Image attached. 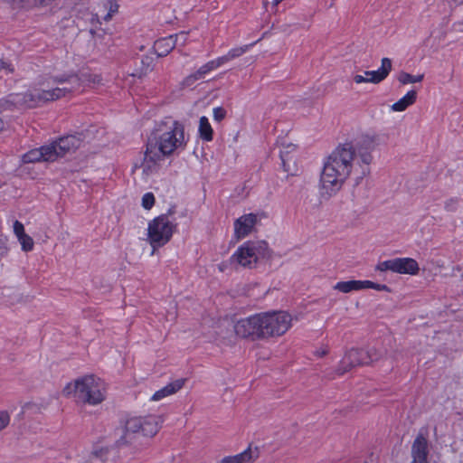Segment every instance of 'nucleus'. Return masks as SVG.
Masks as SVG:
<instances>
[{
  "label": "nucleus",
  "instance_id": "ddd939ff",
  "mask_svg": "<svg viewBox=\"0 0 463 463\" xmlns=\"http://www.w3.org/2000/svg\"><path fill=\"white\" fill-rule=\"evenodd\" d=\"M67 79L70 94L80 91L85 88L99 86L102 82L101 75L91 71L81 72L80 74L67 73Z\"/></svg>",
  "mask_w": 463,
  "mask_h": 463
},
{
  "label": "nucleus",
  "instance_id": "c9c22d12",
  "mask_svg": "<svg viewBox=\"0 0 463 463\" xmlns=\"http://www.w3.org/2000/svg\"><path fill=\"white\" fill-rule=\"evenodd\" d=\"M175 39H176V45L178 43L184 45L186 42V39H187V34L186 33H184V32H181L177 34H175L173 35Z\"/></svg>",
  "mask_w": 463,
  "mask_h": 463
},
{
  "label": "nucleus",
  "instance_id": "6ab92c4d",
  "mask_svg": "<svg viewBox=\"0 0 463 463\" xmlns=\"http://www.w3.org/2000/svg\"><path fill=\"white\" fill-rule=\"evenodd\" d=\"M166 157L156 150L155 147H151L148 144L146 145V149L145 152L144 159L140 165V168L142 170V175L144 178L147 179L151 175L157 173L159 170L162 162Z\"/></svg>",
  "mask_w": 463,
  "mask_h": 463
},
{
  "label": "nucleus",
  "instance_id": "dca6fc26",
  "mask_svg": "<svg viewBox=\"0 0 463 463\" xmlns=\"http://www.w3.org/2000/svg\"><path fill=\"white\" fill-rule=\"evenodd\" d=\"M260 221V215L252 213H245L237 218L233 222V237L235 240L238 241L250 235Z\"/></svg>",
  "mask_w": 463,
  "mask_h": 463
},
{
  "label": "nucleus",
  "instance_id": "9b49d317",
  "mask_svg": "<svg viewBox=\"0 0 463 463\" xmlns=\"http://www.w3.org/2000/svg\"><path fill=\"white\" fill-rule=\"evenodd\" d=\"M375 270L416 276L420 271V267L416 260L409 257H401L378 262L375 266Z\"/></svg>",
  "mask_w": 463,
  "mask_h": 463
},
{
  "label": "nucleus",
  "instance_id": "cd10ccee",
  "mask_svg": "<svg viewBox=\"0 0 463 463\" xmlns=\"http://www.w3.org/2000/svg\"><path fill=\"white\" fill-rule=\"evenodd\" d=\"M256 43H252L250 44H246L243 46L234 47L229 50V52L222 56L218 57V61H220L221 65L227 63L228 61L238 58L241 55H243L245 52H247Z\"/></svg>",
  "mask_w": 463,
  "mask_h": 463
},
{
  "label": "nucleus",
  "instance_id": "f03ea898",
  "mask_svg": "<svg viewBox=\"0 0 463 463\" xmlns=\"http://www.w3.org/2000/svg\"><path fill=\"white\" fill-rule=\"evenodd\" d=\"M70 95L67 73L40 76L24 93L9 95L8 101L21 108H37Z\"/></svg>",
  "mask_w": 463,
  "mask_h": 463
},
{
  "label": "nucleus",
  "instance_id": "39448f33",
  "mask_svg": "<svg viewBox=\"0 0 463 463\" xmlns=\"http://www.w3.org/2000/svg\"><path fill=\"white\" fill-rule=\"evenodd\" d=\"M162 422L161 416L156 414L131 416L125 421L119 441L122 444H133L137 435L152 438L159 431Z\"/></svg>",
  "mask_w": 463,
  "mask_h": 463
},
{
  "label": "nucleus",
  "instance_id": "f8f14e48",
  "mask_svg": "<svg viewBox=\"0 0 463 463\" xmlns=\"http://www.w3.org/2000/svg\"><path fill=\"white\" fill-rule=\"evenodd\" d=\"M380 138L378 136H366L359 144L357 152L358 163L362 165V174H368V166L373 163V156L372 152L379 146Z\"/></svg>",
  "mask_w": 463,
  "mask_h": 463
},
{
  "label": "nucleus",
  "instance_id": "f3484780",
  "mask_svg": "<svg viewBox=\"0 0 463 463\" xmlns=\"http://www.w3.org/2000/svg\"><path fill=\"white\" fill-rule=\"evenodd\" d=\"M280 158L285 172L295 175L299 171L298 160V146L290 142L283 141L280 144Z\"/></svg>",
  "mask_w": 463,
  "mask_h": 463
},
{
  "label": "nucleus",
  "instance_id": "5701e85b",
  "mask_svg": "<svg viewBox=\"0 0 463 463\" xmlns=\"http://www.w3.org/2000/svg\"><path fill=\"white\" fill-rule=\"evenodd\" d=\"M13 231L21 244L22 250L25 252L33 250L34 246L33 240L30 235L25 233L24 226L21 222L15 221L14 222Z\"/></svg>",
  "mask_w": 463,
  "mask_h": 463
},
{
  "label": "nucleus",
  "instance_id": "72a5a7b5",
  "mask_svg": "<svg viewBox=\"0 0 463 463\" xmlns=\"http://www.w3.org/2000/svg\"><path fill=\"white\" fill-rule=\"evenodd\" d=\"M9 421H10L9 414L5 411H1L0 412V430L5 429L9 424Z\"/></svg>",
  "mask_w": 463,
  "mask_h": 463
},
{
  "label": "nucleus",
  "instance_id": "393cba45",
  "mask_svg": "<svg viewBox=\"0 0 463 463\" xmlns=\"http://www.w3.org/2000/svg\"><path fill=\"white\" fill-rule=\"evenodd\" d=\"M184 384V379H177L175 381H173L166 385H165L163 388L156 391L150 398V401L152 402H159L170 395L175 394L179 390L183 388Z\"/></svg>",
  "mask_w": 463,
  "mask_h": 463
},
{
  "label": "nucleus",
  "instance_id": "e433bc0d",
  "mask_svg": "<svg viewBox=\"0 0 463 463\" xmlns=\"http://www.w3.org/2000/svg\"><path fill=\"white\" fill-rule=\"evenodd\" d=\"M457 201L454 199H450L446 202L445 208L448 211H454L456 209Z\"/></svg>",
  "mask_w": 463,
  "mask_h": 463
},
{
  "label": "nucleus",
  "instance_id": "7ed1b4c3",
  "mask_svg": "<svg viewBox=\"0 0 463 463\" xmlns=\"http://www.w3.org/2000/svg\"><path fill=\"white\" fill-rule=\"evenodd\" d=\"M107 387L102 379L94 374L80 376L62 389L63 396L77 403L96 406L106 399Z\"/></svg>",
  "mask_w": 463,
  "mask_h": 463
},
{
  "label": "nucleus",
  "instance_id": "ea45409f",
  "mask_svg": "<svg viewBox=\"0 0 463 463\" xmlns=\"http://www.w3.org/2000/svg\"><path fill=\"white\" fill-rule=\"evenodd\" d=\"M225 268H226V264L224 262L218 265V269L222 272L224 271Z\"/></svg>",
  "mask_w": 463,
  "mask_h": 463
},
{
  "label": "nucleus",
  "instance_id": "4468645a",
  "mask_svg": "<svg viewBox=\"0 0 463 463\" xmlns=\"http://www.w3.org/2000/svg\"><path fill=\"white\" fill-rule=\"evenodd\" d=\"M392 68L391 59L383 58L381 60V66L375 71H365L364 74H355L353 76V80L355 84L373 83L378 84L384 80L390 74Z\"/></svg>",
  "mask_w": 463,
  "mask_h": 463
},
{
  "label": "nucleus",
  "instance_id": "b1692460",
  "mask_svg": "<svg viewBox=\"0 0 463 463\" xmlns=\"http://www.w3.org/2000/svg\"><path fill=\"white\" fill-rule=\"evenodd\" d=\"M222 65L218 59H214L207 61L203 65H202L196 71L193 72L189 76H187L184 80L186 84H192L198 80L203 79L207 74L211 71L220 68Z\"/></svg>",
  "mask_w": 463,
  "mask_h": 463
},
{
  "label": "nucleus",
  "instance_id": "bb28decb",
  "mask_svg": "<svg viewBox=\"0 0 463 463\" xmlns=\"http://www.w3.org/2000/svg\"><path fill=\"white\" fill-rule=\"evenodd\" d=\"M175 45L176 39L174 36L169 35L156 41L154 49L158 56L164 57L166 56L175 47Z\"/></svg>",
  "mask_w": 463,
  "mask_h": 463
},
{
  "label": "nucleus",
  "instance_id": "20e7f679",
  "mask_svg": "<svg viewBox=\"0 0 463 463\" xmlns=\"http://www.w3.org/2000/svg\"><path fill=\"white\" fill-rule=\"evenodd\" d=\"M187 140L184 125L172 120L160 124L156 130L154 140L147 144L155 147L160 155L168 157L175 151L184 149Z\"/></svg>",
  "mask_w": 463,
  "mask_h": 463
},
{
  "label": "nucleus",
  "instance_id": "58836bf2",
  "mask_svg": "<svg viewBox=\"0 0 463 463\" xmlns=\"http://www.w3.org/2000/svg\"><path fill=\"white\" fill-rule=\"evenodd\" d=\"M328 353V348L326 346H324L318 350L316 351V354L318 356H324Z\"/></svg>",
  "mask_w": 463,
  "mask_h": 463
},
{
  "label": "nucleus",
  "instance_id": "a878e982",
  "mask_svg": "<svg viewBox=\"0 0 463 463\" xmlns=\"http://www.w3.org/2000/svg\"><path fill=\"white\" fill-rule=\"evenodd\" d=\"M417 99L416 90H411L406 92L404 96L399 99L396 102L390 106V111L392 112H403L409 107L412 106Z\"/></svg>",
  "mask_w": 463,
  "mask_h": 463
},
{
  "label": "nucleus",
  "instance_id": "412c9836",
  "mask_svg": "<svg viewBox=\"0 0 463 463\" xmlns=\"http://www.w3.org/2000/svg\"><path fill=\"white\" fill-rule=\"evenodd\" d=\"M429 443L425 437L419 435L411 446V463H428Z\"/></svg>",
  "mask_w": 463,
  "mask_h": 463
},
{
  "label": "nucleus",
  "instance_id": "2eb2a0df",
  "mask_svg": "<svg viewBox=\"0 0 463 463\" xmlns=\"http://www.w3.org/2000/svg\"><path fill=\"white\" fill-rule=\"evenodd\" d=\"M83 140L80 135H70L60 137L49 144L52 150H54V161L76 152L81 146Z\"/></svg>",
  "mask_w": 463,
  "mask_h": 463
},
{
  "label": "nucleus",
  "instance_id": "7c9ffc66",
  "mask_svg": "<svg viewBox=\"0 0 463 463\" xmlns=\"http://www.w3.org/2000/svg\"><path fill=\"white\" fill-rule=\"evenodd\" d=\"M142 207L146 210H150L155 204V196L152 193H146L142 196L141 201Z\"/></svg>",
  "mask_w": 463,
  "mask_h": 463
},
{
  "label": "nucleus",
  "instance_id": "c85d7f7f",
  "mask_svg": "<svg viewBox=\"0 0 463 463\" xmlns=\"http://www.w3.org/2000/svg\"><path fill=\"white\" fill-rule=\"evenodd\" d=\"M198 135L205 142H211L213 139V129L205 116H202L199 119Z\"/></svg>",
  "mask_w": 463,
  "mask_h": 463
},
{
  "label": "nucleus",
  "instance_id": "9d476101",
  "mask_svg": "<svg viewBox=\"0 0 463 463\" xmlns=\"http://www.w3.org/2000/svg\"><path fill=\"white\" fill-rule=\"evenodd\" d=\"M234 332L241 338L264 340L260 313L239 319L234 324Z\"/></svg>",
  "mask_w": 463,
  "mask_h": 463
},
{
  "label": "nucleus",
  "instance_id": "a211bd4d",
  "mask_svg": "<svg viewBox=\"0 0 463 463\" xmlns=\"http://www.w3.org/2000/svg\"><path fill=\"white\" fill-rule=\"evenodd\" d=\"M335 290H337L342 293H350L354 291H360L368 288H373L378 291H390V288L385 284L375 283L371 280H346V281H338L333 287Z\"/></svg>",
  "mask_w": 463,
  "mask_h": 463
},
{
  "label": "nucleus",
  "instance_id": "1a4fd4ad",
  "mask_svg": "<svg viewBox=\"0 0 463 463\" xmlns=\"http://www.w3.org/2000/svg\"><path fill=\"white\" fill-rule=\"evenodd\" d=\"M379 354L374 348L369 350L352 348L348 350L340 361L338 374H343L353 367L369 364L378 360Z\"/></svg>",
  "mask_w": 463,
  "mask_h": 463
},
{
  "label": "nucleus",
  "instance_id": "473e14b6",
  "mask_svg": "<svg viewBox=\"0 0 463 463\" xmlns=\"http://www.w3.org/2000/svg\"><path fill=\"white\" fill-rule=\"evenodd\" d=\"M118 5L116 3H109V8L108 14L104 16L105 21H109L112 16L118 13Z\"/></svg>",
  "mask_w": 463,
  "mask_h": 463
},
{
  "label": "nucleus",
  "instance_id": "f257e3e1",
  "mask_svg": "<svg viewBox=\"0 0 463 463\" xmlns=\"http://www.w3.org/2000/svg\"><path fill=\"white\" fill-rule=\"evenodd\" d=\"M355 160V147L351 143L337 146L325 159L319 176L318 193L328 200L335 196L350 176Z\"/></svg>",
  "mask_w": 463,
  "mask_h": 463
},
{
  "label": "nucleus",
  "instance_id": "2f4dec72",
  "mask_svg": "<svg viewBox=\"0 0 463 463\" xmlns=\"http://www.w3.org/2000/svg\"><path fill=\"white\" fill-rule=\"evenodd\" d=\"M213 116L215 121H222L226 116V110L222 107H216L213 109Z\"/></svg>",
  "mask_w": 463,
  "mask_h": 463
},
{
  "label": "nucleus",
  "instance_id": "4be33fe9",
  "mask_svg": "<svg viewBox=\"0 0 463 463\" xmlns=\"http://www.w3.org/2000/svg\"><path fill=\"white\" fill-rule=\"evenodd\" d=\"M258 457V449L249 446L241 453L223 457L218 463H253Z\"/></svg>",
  "mask_w": 463,
  "mask_h": 463
},
{
  "label": "nucleus",
  "instance_id": "423d86ee",
  "mask_svg": "<svg viewBox=\"0 0 463 463\" xmlns=\"http://www.w3.org/2000/svg\"><path fill=\"white\" fill-rule=\"evenodd\" d=\"M174 212L168 210L147 223L146 241L152 247L153 251L167 244L177 228V223L173 217Z\"/></svg>",
  "mask_w": 463,
  "mask_h": 463
},
{
  "label": "nucleus",
  "instance_id": "6e6552de",
  "mask_svg": "<svg viewBox=\"0 0 463 463\" xmlns=\"http://www.w3.org/2000/svg\"><path fill=\"white\" fill-rule=\"evenodd\" d=\"M264 340L286 334L292 326L293 318L286 311L260 312Z\"/></svg>",
  "mask_w": 463,
  "mask_h": 463
},
{
  "label": "nucleus",
  "instance_id": "4c0bfd02",
  "mask_svg": "<svg viewBox=\"0 0 463 463\" xmlns=\"http://www.w3.org/2000/svg\"><path fill=\"white\" fill-rule=\"evenodd\" d=\"M54 0H33L34 4L41 6H46L49 5L51 3H52Z\"/></svg>",
  "mask_w": 463,
  "mask_h": 463
},
{
  "label": "nucleus",
  "instance_id": "0eeeda50",
  "mask_svg": "<svg viewBox=\"0 0 463 463\" xmlns=\"http://www.w3.org/2000/svg\"><path fill=\"white\" fill-rule=\"evenodd\" d=\"M271 250L264 241H247L231 256V261L241 267L252 269L258 263L269 260Z\"/></svg>",
  "mask_w": 463,
  "mask_h": 463
},
{
  "label": "nucleus",
  "instance_id": "f704fd0d",
  "mask_svg": "<svg viewBox=\"0 0 463 463\" xmlns=\"http://www.w3.org/2000/svg\"><path fill=\"white\" fill-rule=\"evenodd\" d=\"M2 71H5V74H9L14 71V67L5 61H0V72Z\"/></svg>",
  "mask_w": 463,
  "mask_h": 463
},
{
  "label": "nucleus",
  "instance_id": "aec40b11",
  "mask_svg": "<svg viewBox=\"0 0 463 463\" xmlns=\"http://www.w3.org/2000/svg\"><path fill=\"white\" fill-rule=\"evenodd\" d=\"M49 144L44 145L39 148H34L22 156V161L24 164L35 162H54V150H52Z\"/></svg>",
  "mask_w": 463,
  "mask_h": 463
},
{
  "label": "nucleus",
  "instance_id": "79ce46f5",
  "mask_svg": "<svg viewBox=\"0 0 463 463\" xmlns=\"http://www.w3.org/2000/svg\"><path fill=\"white\" fill-rule=\"evenodd\" d=\"M283 0H272V4L274 5H278L280 2H282Z\"/></svg>",
  "mask_w": 463,
  "mask_h": 463
},
{
  "label": "nucleus",
  "instance_id": "c756f323",
  "mask_svg": "<svg viewBox=\"0 0 463 463\" xmlns=\"http://www.w3.org/2000/svg\"><path fill=\"white\" fill-rule=\"evenodd\" d=\"M424 79L423 74H417V75H411L408 72L402 71L398 75V81L402 85H407V84H413V83H419L421 82Z\"/></svg>",
  "mask_w": 463,
  "mask_h": 463
},
{
  "label": "nucleus",
  "instance_id": "a19ab883",
  "mask_svg": "<svg viewBox=\"0 0 463 463\" xmlns=\"http://www.w3.org/2000/svg\"><path fill=\"white\" fill-rule=\"evenodd\" d=\"M4 128H5V123H4L3 119L0 118V133L3 131Z\"/></svg>",
  "mask_w": 463,
  "mask_h": 463
}]
</instances>
